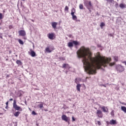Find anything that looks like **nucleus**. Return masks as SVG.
<instances>
[{"label":"nucleus","mask_w":126,"mask_h":126,"mask_svg":"<svg viewBox=\"0 0 126 126\" xmlns=\"http://www.w3.org/2000/svg\"><path fill=\"white\" fill-rule=\"evenodd\" d=\"M8 107V106L6 105L5 107V109H7V107Z\"/></svg>","instance_id":"nucleus-46"},{"label":"nucleus","mask_w":126,"mask_h":126,"mask_svg":"<svg viewBox=\"0 0 126 126\" xmlns=\"http://www.w3.org/2000/svg\"><path fill=\"white\" fill-rule=\"evenodd\" d=\"M121 110H122V111L124 112V113H126V106H122L121 107Z\"/></svg>","instance_id":"nucleus-20"},{"label":"nucleus","mask_w":126,"mask_h":126,"mask_svg":"<svg viewBox=\"0 0 126 126\" xmlns=\"http://www.w3.org/2000/svg\"><path fill=\"white\" fill-rule=\"evenodd\" d=\"M18 33L20 36H22V37H24L26 36V32L24 30H20L19 31Z\"/></svg>","instance_id":"nucleus-7"},{"label":"nucleus","mask_w":126,"mask_h":126,"mask_svg":"<svg viewBox=\"0 0 126 126\" xmlns=\"http://www.w3.org/2000/svg\"><path fill=\"white\" fill-rule=\"evenodd\" d=\"M101 109L104 113H108L109 112V109L107 107L102 106Z\"/></svg>","instance_id":"nucleus-12"},{"label":"nucleus","mask_w":126,"mask_h":126,"mask_svg":"<svg viewBox=\"0 0 126 126\" xmlns=\"http://www.w3.org/2000/svg\"><path fill=\"white\" fill-rule=\"evenodd\" d=\"M9 28L10 29H12V28H13L12 26V25L9 26Z\"/></svg>","instance_id":"nucleus-38"},{"label":"nucleus","mask_w":126,"mask_h":126,"mask_svg":"<svg viewBox=\"0 0 126 126\" xmlns=\"http://www.w3.org/2000/svg\"><path fill=\"white\" fill-rule=\"evenodd\" d=\"M75 83H78V82H77V78H76L75 79Z\"/></svg>","instance_id":"nucleus-39"},{"label":"nucleus","mask_w":126,"mask_h":126,"mask_svg":"<svg viewBox=\"0 0 126 126\" xmlns=\"http://www.w3.org/2000/svg\"><path fill=\"white\" fill-rule=\"evenodd\" d=\"M80 87H81V85L78 84L76 86V89L78 91H80Z\"/></svg>","instance_id":"nucleus-16"},{"label":"nucleus","mask_w":126,"mask_h":126,"mask_svg":"<svg viewBox=\"0 0 126 126\" xmlns=\"http://www.w3.org/2000/svg\"><path fill=\"white\" fill-rule=\"evenodd\" d=\"M62 119L63 121H64L66 123H69V121H70V119L69 117H67L65 115H63L62 116Z\"/></svg>","instance_id":"nucleus-6"},{"label":"nucleus","mask_w":126,"mask_h":126,"mask_svg":"<svg viewBox=\"0 0 126 126\" xmlns=\"http://www.w3.org/2000/svg\"><path fill=\"white\" fill-rule=\"evenodd\" d=\"M87 9H88L90 13H91V12H92L91 9H93V8H87Z\"/></svg>","instance_id":"nucleus-31"},{"label":"nucleus","mask_w":126,"mask_h":126,"mask_svg":"<svg viewBox=\"0 0 126 126\" xmlns=\"http://www.w3.org/2000/svg\"><path fill=\"white\" fill-rule=\"evenodd\" d=\"M67 72H68V71H67V70H66V71H65V73L66 74H67Z\"/></svg>","instance_id":"nucleus-40"},{"label":"nucleus","mask_w":126,"mask_h":126,"mask_svg":"<svg viewBox=\"0 0 126 126\" xmlns=\"http://www.w3.org/2000/svg\"><path fill=\"white\" fill-rule=\"evenodd\" d=\"M114 61H115V62H118V60H119L118 57H117V56H115V57H114Z\"/></svg>","instance_id":"nucleus-28"},{"label":"nucleus","mask_w":126,"mask_h":126,"mask_svg":"<svg viewBox=\"0 0 126 126\" xmlns=\"http://www.w3.org/2000/svg\"><path fill=\"white\" fill-rule=\"evenodd\" d=\"M62 67L63 68H68V70H69L70 68H71L70 66L68 64L64 63L63 64Z\"/></svg>","instance_id":"nucleus-11"},{"label":"nucleus","mask_w":126,"mask_h":126,"mask_svg":"<svg viewBox=\"0 0 126 126\" xmlns=\"http://www.w3.org/2000/svg\"><path fill=\"white\" fill-rule=\"evenodd\" d=\"M118 3H116V5H118Z\"/></svg>","instance_id":"nucleus-51"},{"label":"nucleus","mask_w":126,"mask_h":126,"mask_svg":"<svg viewBox=\"0 0 126 126\" xmlns=\"http://www.w3.org/2000/svg\"><path fill=\"white\" fill-rule=\"evenodd\" d=\"M9 101H13V98H10Z\"/></svg>","instance_id":"nucleus-43"},{"label":"nucleus","mask_w":126,"mask_h":126,"mask_svg":"<svg viewBox=\"0 0 126 126\" xmlns=\"http://www.w3.org/2000/svg\"><path fill=\"white\" fill-rule=\"evenodd\" d=\"M96 115L98 118H103V113L100 110H97L96 111Z\"/></svg>","instance_id":"nucleus-8"},{"label":"nucleus","mask_w":126,"mask_h":126,"mask_svg":"<svg viewBox=\"0 0 126 126\" xmlns=\"http://www.w3.org/2000/svg\"><path fill=\"white\" fill-rule=\"evenodd\" d=\"M0 38L1 39H2V36L1 35H0Z\"/></svg>","instance_id":"nucleus-45"},{"label":"nucleus","mask_w":126,"mask_h":126,"mask_svg":"<svg viewBox=\"0 0 126 126\" xmlns=\"http://www.w3.org/2000/svg\"><path fill=\"white\" fill-rule=\"evenodd\" d=\"M65 11H68V7L67 6H66L64 8Z\"/></svg>","instance_id":"nucleus-30"},{"label":"nucleus","mask_w":126,"mask_h":126,"mask_svg":"<svg viewBox=\"0 0 126 126\" xmlns=\"http://www.w3.org/2000/svg\"><path fill=\"white\" fill-rule=\"evenodd\" d=\"M105 23H104L103 22H101L100 23V26L101 27V28H102V27H104V26H105Z\"/></svg>","instance_id":"nucleus-25"},{"label":"nucleus","mask_w":126,"mask_h":126,"mask_svg":"<svg viewBox=\"0 0 126 126\" xmlns=\"http://www.w3.org/2000/svg\"><path fill=\"white\" fill-rule=\"evenodd\" d=\"M77 56L78 59H82L84 69L88 71L89 74H95L97 66L106 67L107 64L110 66H113L115 64V63H110L112 61L111 58H103L99 52L96 53L95 58L92 57V53L89 48L84 46H82L77 51Z\"/></svg>","instance_id":"nucleus-1"},{"label":"nucleus","mask_w":126,"mask_h":126,"mask_svg":"<svg viewBox=\"0 0 126 126\" xmlns=\"http://www.w3.org/2000/svg\"><path fill=\"white\" fill-rule=\"evenodd\" d=\"M68 47H69V48H71L73 47V42H68Z\"/></svg>","instance_id":"nucleus-17"},{"label":"nucleus","mask_w":126,"mask_h":126,"mask_svg":"<svg viewBox=\"0 0 126 126\" xmlns=\"http://www.w3.org/2000/svg\"><path fill=\"white\" fill-rule=\"evenodd\" d=\"M16 63L18 64V65H22V62H21L20 60H17Z\"/></svg>","instance_id":"nucleus-18"},{"label":"nucleus","mask_w":126,"mask_h":126,"mask_svg":"<svg viewBox=\"0 0 126 126\" xmlns=\"http://www.w3.org/2000/svg\"><path fill=\"white\" fill-rule=\"evenodd\" d=\"M18 42L19 44H20V45H23V44H24V42H23V41H22V40L20 39H18Z\"/></svg>","instance_id":"nucleus-23"},{"label":"nucleus","mask_w":126,"mask_h":126,"mask_svg":"<svg viewBox=\"0 0 126 126\" xmlns=\"http://www.w3.org/2000/svg\"><path fill=\"white\" fill-rule=\"evenodd\" d=\"M69 71H71V72H73V71H74V68H70L69 70Z\"/></svg>","instance_id":"nucleus-29"},{"label":"nucleus","mask_w":126,"mask_h":126,"mask_svg":"<svg viewBox=\"0 0 126 126\" xmlns=\"http://www.w3.org/2000/svg\"><path fill=\"white\" fill-rule=\"evenodd\" d=\"M51 25L53 29H56L57 25H58V23L56 22H53L51 23Z\"/></svg>","instance_id":"nucleus-13"},{"label":"nucleus","mask_w":126,"mask_h":126,"mask_svg":"<svg viewBox=\"0 0 126 126\" xmlns=\"http://www.w3.org/2000/svg\"><path fill=\"white\" fill-rule=\"evenodd\" d=\"M13 108L16 110V111H19L20 109H21V107L20 106H18L17 104H16V100H14V102L13 103Z\"/></svg>","instance_id":"nucleus-5"},{"label":"nucleus","mask_w":126,"mask_h":126,"mask_svg":"<svg viewBox=\"0 0 126 126\" xmlns=\"http://www.w3.org/2000/svg\"><path fill=\"white\" fill-rule=\"evenodd\" d=\"M75 118H74V117L72 116V122H75Z\"/></svg>","instance_id":"nucleus-33"},{"label":"nucleus","mask_w":126,"mask_h":126,"mask_svg":"<svg viewBox=\"0 0 126 126\" xmlns=\"http://www.w3.org/2000/svg\"><path fill=\"white\" fill-rule=\"evenodd\" d=\"M32 114V115H34V116H36V115H37V113H36L34 111H33Z\"/></svg>","instance_id":"nucleus-32"},{"label":"nucleus","mask_w":126,"mask_h":126,"mask_svg":"<svg viewBox=\"0 0 126 126\" xmlns=\"http://www.w3.org/2000/svg\"><path fill=\"white\" fill-rule=\"evenodd\" d=\"M114 113H115V111L112 110V111H111V116H112V117H114V116H115Z\"/></svg>","instance_id":"nucleus-27"},{"label":"nucleus","mask_w":126,"mask_h":126,"mask_svg":"<svg viewBox=\"0 0 126 126\" xmlns=\"http://www.w3.org/2000/svg\"><path fill=\"white\" fill-rule=\"evenodd\" d=\"M45 51L46 52H47V53H51L52 51L51 50H50V48L47 47L45 49Z\"/></svg>","instance_id":"nucleus-21"},{"label":"nucleus","mask_w":126,"mask_h":126,"mask_svg":"<svg viewBox=\"0 0 126 126\" xmlns=\"http://www.w3.org/2000/svg\"><path fill=\"white\" fill-rule=\"evenodd\" d=\"M109 36H110V37H112V36H113V34L110 33V34H109Z\"/></svg>","instance_id":"nucleus-42"},{"label":"nucleus","mask_w":126,"mask_h":126,"mask_svg":"<svg viewBox=\"0 0 126 126\" xmlns=\"http://www.w3.org/2000/svg\"><path fill=\"white\" fill-rule=\"evenodd\" d=\"M75 12V9H74V8H72V9L71 10V15L72 16V20L74 21L77 19V17L76 16V15H74Z\"/></svg>","instance_id":"nucleus-3"},{"label":"nucleus","mask_w":126,"mask_h":126,"mask_svg":"<svg viewBox=\"0 0 126 126\" xmlns=\"http://www.w3.org/2000/svg\"><path fill=\"white\" fill-rule=\"evenodd\" d=\"M30 56H31V57H32V58H34V57H36V53L33 51V50H32V49H30Z\"/></svg>","instance_id":"nucleus-10"},{"label":"nucleus","mask_w":126,"mask_h":126,"mask_svg":"<svg viewBox=\"0 0 126 126\" xmlns=\"http://www.w3.org/2000/svg\"><path fill=\"white\" fill-rule=\"evenodd\" d=\"M0 115H2V113H0Z\"/></svg>","instance_id":"nucleus-50"},{"label":"nucleus","mask_w":126,"mask_h":126,"mask_svg":"<svg viewBox=\"0 0 126 126\" xmlns=\"http://www.w3.org/2000/svg\"><path fill=\"white\" fill-rule=\"evenodd\" d=\"M0 19H2V14L0 13Z\"/></svg>","instance_id":"nucleus-34"},{"label":"nucleus","mask_w":126,"mask_h":126,"mask_svg":"<svg viewBox=\"0 0 126 126\" xmlns=\"http://www.w3.org/2000/svg\"><path fill=\"white\" fill-rule=\"evenodd\" d=\"M119 6L120 8H126V4L120 3Z\"/></svg>","instance_id":"nucleus-15"},{"label":"nucleus","mask_w":126,"mask_h":126,"mask_svg":"<svg viewBox=\"0 0 126 126\" xmlns=\"http://www.w3.org/2000/svg\"><path fill=\"white\" fill-rule=\"evenodd\" d=\"M110 125H117V121L115 120H111L109 122Z\"/></svg>","instance_id":"nucleus-14"},{"label":"nucleus","mask_w":126,"mask_h":126,"mask_svg":"<svg viewBox=\"0 0 126 126\" xmlns=\"http://www.w3.org/2000/svg\"><path fill=\"white\" fill-rule=\"evenodd\" d=\"M55 36V33L51 32L48 34V37L50 40H54V37Z\"/></svg>","instance_id":"nucleus-9"},{"label":"nucleus","mask_w":126,"mask_h":126,"mask_svg":"<svg viewBox=\"0 0 126 126\" xmlns=\"http://www.w3.org/2000/svg\"><path fill=\"white\" fill-rule=\"evenodd\" d=\"M6 106H8V101H7L6 102Z\"/></svg>","instance_id":"nucleus-41"},{"label":"nucleus","mask_w":126,"mask_h":126,"mask_svg":"<svg viewBox=\"0 0 126 126\" xmlns=\"http://www.w3.org/2000/svg\"><path fill=\"white\" fill-rule=\"evenodd\" d=\"M73 44L75 45V46H77V45H79V43L78 42L76 41H74L73 40Z\"/></svg>","instance_id":"nucleus-22"},{"label":"nucleus","mask_w":126,"mask_h":126,"mask_svg":"<svg viewBox=\"0 0 126 126\" xmlns=\"http://www.w3.org/2000/svg\"><path fill=\"white\" fill-rule=\"evenodd\" d=\"M101 86H103L104 87H106V86L104 84L101 85Z\"/></svg>","instance_id":"nucleus-44"},{"label":"nucleus","mask_w":126,"mask_h":126,"mask_svg":"<svg viewBox=\"0 0 126 126\" xmlns=\"http://www.w3.org/2000/svg\"><path fill=\"white\" fill-rule=\"evenodd\" d=\"M97 47L98 48H102V46L101 45V44H98Z\"/></svg>","instance_id":"nucleus-36"},{"label":"nucleus","mask_w":126,"mask_h":126,"mask_svg":"<svg viewBox=\"0 0 126 126\" xmlns=\"http://www.w3.org/2000/svg\"><path fill=\"white\" fill-rule=\"evenodd\" d=\"M67 123H68V125H69V122H67Z\"/></svg>","instance_id":"nucleus-49"},{"label":"nucleus","mask_w":126,"mask_h":126,"mask_svg":"<svg viewBox=\"0 0 126 126\" xmlns=\"http://www.w3.org/2000/svg\"><path fill=\"white\" fill-rule=\"evenodd\" d=\"M75 21H76V22H80V20H78L77 19H76Z\"/></svg>","instance_id":"nucleus-35"},{"label":"nucleus","mask_w":126,"mask_h":126,"mask_svg":"<svg viewBox=\"0 0 126 126\" xmlns=\"http://www.w3.org/2000/svg\"><path fill=\"white\" fill-rule=\"evenodd\" d=\"M41 104H39L38 105V106L40 108V109H42V108L43 107V102H40Z\"/></svg>","instance_id":"nucleus-24"},{"label":"nucleus","mask_w":126,"mask_h":126,"mask_svg":"<svg viewBox=\"0 0 126 126\" xmlns=\"http://www.w3.org/2000/svg\"><path fill=\"white\" fill-rule=\"evenodd\" d=\"M97 124L98 126H101V122L100 121H97Z\"/></svg>","instance_id":"nucleus-37"},{"label":"nucleus","mask_w":126,"mask_h":126,"mask_svg":"<svg viewBox=\"0 0 126 126\" xmlns=\"http://www.w3.org/2000/svg\"><path fill=\"white\" fill-rule=\"evenodd\" d=\"M116 69L117 71H119V72H123V71L125 70V67L119 64L116 66Z\"/></svg>","instance_id":"nucleus-4"},{"label":"nucleus","mask_w":126,"mask_h":126,"mask_svg":"<svg viewBox=\"0 0 126 126\" xmlns=\"http://www.w3.org/2000/svg\"><path fill=\"white\" fill-rule=\"evenodd\" d=\"M6 61H8V59H6Z\"/></svg>","instance_id":"nucleus-48"},{"label":"nucleus","mask_w":126,"mask_h":126,"mask_svg":"<svg viewBox=\"0 0 126 126\" xmlns=\"http://www.w3.org/2000/svg\"><path fill=\"white\" fill-rule=\"evenodd\" d=\"M20 114V112L19 111H17L14 114V116H15V117H18V116H19Z\"/></svg>","instance_id":"nucleus-19"},{"label":"nucleus","mask_w":126,"mask_h":126,"mask_svg":"<svg viewBox=\"0 0 126 126\" xmlns=\"http://www.w3.org/2000/svg\"><path fill=\"white\" fill-rule=\"evenodd\" d=\"M123 105H126V103H122Z\"/></svg>","instance_id":"nucleus-47"},{"label":"nucleus","mask_w":126,"mask_h":126,"mask_svg":"<svg viewBox=\"0 0 126 126\" xmlns=\"http://www.w3.org/2000/svg\"><path fill=\"white\" fill-rule=\"evenodd\" d=\"M79 8H80V9H83V4H80Z\"/></svg>","instance_id":"nucleus-26"},{"label":"nucleus","mask_w":126,"mask_h":126,"mask_svg":"<svg viewBox=\"0 0 126 126\" xmlns=\"http://www.w3.org/2000/svg\"><path fill=\"white\" fill-rule=\"evenodd\" d=\"M3 12H4V11H3Z\"/></svg>","instance_id":"nucleus-52"},{"label":"nucleus","mask_w":126,"mask_h":126,"mask_svg":"<svg viewBox=\"0 0 126 126\" xmlns=\"http://www.w3.org/2000/svg\"><path fill=\"white\" fill-rule=\"evenodd\" d=\"M84 4L86 8L90 9V8H93V5L91 3V1L88 0H84Z\"/></svg>","instance_id":"nucleus-2"}]
</instances>
